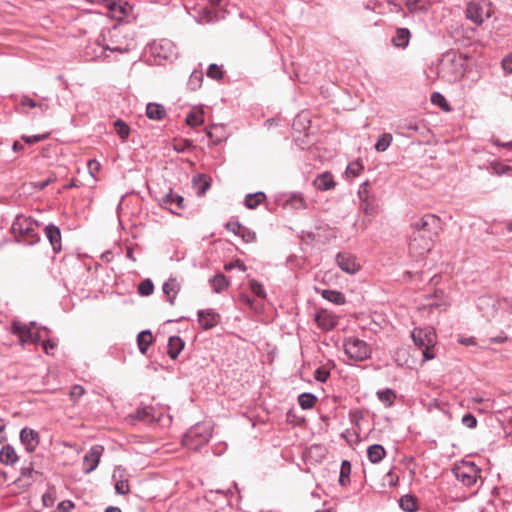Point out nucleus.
Here are the masks:
<instances>
[{"label":"nucleus","mask_w":512,"mask_h":512,"mask_svg":"<svg viewBox=\"0 0 512 512\" xmlns=\"http://www.w3.org/2000/svg\"><path fill=\"white\" fill-rule=\"evenodd\" d=\"M467 57L454 50L444 53L436 68L437 77L447 83H456L465 74Z\"/></svg>","instance_id":"f257e3e1"},{"label":"nucleus","mask_w":512,"mask_h":512,"mask_svg":"<svg viewBox=\"0 0 512 512\" xmlns=\"http://www.w3.org/2000/svg\"><path fill=\"white\" fill-rule=\"evenodd\" d=\"M122 34L118 27L104 28L97 37V45L100 48V53H90V49L86 52V59L101 60L105 58L106 51L123 53L127 51V47L120 43Z\"/></svg>","instance_id":"f03ea898"},{"label":"nucleus","mask_w":512,"mask_h":512,"mask_svg":"<svg viewBox=\"0 0 512 512\" xmlns=\"http://www.w3.org/2000/svg\"><path fill=\"white\" fill-rule=\"evenodd\" d=\"M412 340L416 346L423 350V360L428 361L435 358L434 346L437 337L432 327H416L411 333Z\"/></svg>","instance_id":"7ed1b4c3"},{"label":"nucleus","mask_w":512,"mask_h":512,"mask_svg":"<svg viewBox=\"0 0 512 512\" xmlns=\"http://www.w3.org/2000/svg\"><path fill=\"white\" fill-rule=\"evenodd\" d=\"M211 438V427L205 423H198L191 427L183 436V445L191 450H198L208 443Z\"/></svg>","instance_id":"20e7f679"},{"label":"nucleus","mask_w":512,"mask_h":512,"mask_svg":"<svg viewBox=\"0 0 512 512\" xmlns=\"http://www.w3.org/2000/svg\"><path fill=\"white\" fill-rule=\"evenodd\" d=\"M42 328L36 329V322L31 321L29 323H22L18 320H14L11 324V332L19 337L22 345L30 343H38L41 338ZM46 330V328H43Z\"/></svg>","instance_id":"39448f33"},{"label":"nucleus","mask_w":512,"mask_h":512,"mask_svg":"<svg viewBox=\"0 0 512 512\" xmlns=\"http://www.w3.org/2000/svg\"><path fill=\"white\" fill-rule=\"evenodd\" d=\"M411 227L413 234H420L422 236H429L430 239L438 234L440 228V219L433 214H426L421 218L415 219Z\"/></svg>","instance_id":"423d86ee"},{"label":"nucleus","mask_w":512,"mask_h":512,"mask_svg":"<svg viewBox=\"0 0 512 512\" xmlns=\"http://www.w3.org/2000/svg\"><path fill=\"white\" fill-rule=\"evenodd\" d=\"M346 355L355 361H364L370 357L371 350L368 344L356 337H349L344 341Z\"/></svg>","instance_id":"0eeeda50"},{"label":"nucleus","mask_w":512,"mask_h":512,"mask_svg":"<svg viewBox=\"0 0 512 512\" xmlns=\"http://www.w3.org/2000/svg\"><path fill=\"white\" fill-rule=\"evenodd\" d=\"M477 472V467L472 462H463L453 468L455 477L465 486H471L476 482Z\"/></svg>","instance_id":"6e6552de"},{"label":"nucleus","mask_w":512,"mask_h":512,"mask_svg":"<svg viewBox=\"0 0 512 512\" xmlns=\"http://www.w3.org/2000/svg\"><path fill=\"white\" fill-rule=\"evenodd\" d=\"M11 230L14 234L32 238L31 243L39 240L32 221L25 216H17L12 223Z\"/></svg>","instance_id":"1a4fd4ad"},{"label":"nucleus","mask_w":512,"mask_h":512,"mask_svg":"<svg viewBox=\"0 0 512 512\" xmlns=\"http://www.w3.org/2000/svg\"><path fill=\"white\" fill-rule=\"evenodd\" d=\"M433 240L429 236L411 233L409 242V252L415 257H421L432 248Z\"/></svg>","instance_id":"9d476101"},{"label":"nucleus","mask_w":512,"mask_h":512,"mask_svg":"<svg viewBox=\"0 0 512 512\" xmlns=\"http://www.w3.org/2000/svg\"><path fill=\"white\" fill-rule=\"evenodd\" d=\"M104 452L102 445H93L83 457V471L86 474L93 472L99 465Z\"/></svg>","instance_id":"9b49d317"},{"label":"nucleus","mask_w":512,"mask_h":512,"mask_svg":"<svg viewBox=\"0 0 512 512\" xmlns=\"http://www.w3.org/2000/svg\"><path fill=\"white\" fill-rule=\"evenodd\" d=\"M151 53L160 60H168L175 54V48L171 41L162 39L155 41L150 46Z\"/></svg>","instance_id":"f8f14e48"},{"label":"nucleus","mask_w":512,"mask_h":512,"mask_svg":"<svg viewBox=\"0 0 512 512\" xmlns=\"http://www.w3.org/2000/svg\"><path fill=\"white\" fill-rule=\"evenodd\" d=\"M490 12L480 2H470L466 9V17L476 25H481L484 21V17H489Z\"/></svg>","instance_id":"ddd939ff"},{"label":"nucleus","mask_w":512,"mask_h":512,"mask_svg":"<svg viewBox=\"0 0 512 512\" xmlns=\"http://www.w3.org/2000/svg\"><path fill=\"white\" fill-rule=\"evenodd\" d=\"M338 267L347 274H355L360 270V264L356 262L353 255L347 252H340L336 256Z\"/></svg>","instance_id":"4468645a"},{"label":"nucleus","mask_w":512,"mask_h":512,"mask_svg":"<svg viewBox=\"0 0 512 512\" xmlns=\"http://www.w3.org/2000/svg\"><path fill=\"white\" fill-rule=\"evenodd\" d=\"M315 321L319 328L329 331L338 324V317L326 309H321L316 313Z\"/></svg>","instance_id":"2eb2a0df"},{"label":"nucleus","mask_w":512,"mask_h":512,"mask_svg":"<svg viewBox=\"0 0 512 512\" xmlns=\"http://www.w3.org/2000/svg\"><path fill=\"white\" fill-rule=\"evenodd\" d=\"M198 322L204 330L214 328L220 322V315L213 309L199 310Z\"/></svg>","instance_id":"dca6fc26"},{"label":"nucleus","mask_w":512,"mask_h":512,"mask_svg":"<svg viewBox=\"0 0 512 512\" xmlns=\"http://www.w3.org/2000/svg\"><path fill=\"white\" fill-rule=\"evenodd\" d=\"M20 440L28 452H33L39 444V434L31 428L25 427L20 432Z\"/></svg>","instance_id":"f3484780"},{"label":"nucleus","mask_w":512,"mask_h":512,"mask_svg":"<svg viewBox=\"0 0 512 512\" xmlns=\"http://www.w3.org/2000/svg\"><path fill=\"white\" fill-rule=\"evenodd\" d=\"M45 235L49 240L50 244L55 253L59 252L62 248L61 246V231L59 227L53 224H49L45 227Z\"/></svg>","instance_id":"a211bd4d"},{"label":"nucleus","mask_w":512,"mask_h":512,"mask_svg":"<svg viewBox=\"0 0 512 512\" xmlns=\"http://www.w3.org/2000/svg\"><path fill=\"white\" fill-rule=\"evenodd\" d=\"M136 418L138 420L150 423V422L160 421L161 413L158 412L152 406H144V407L137 409Z\"/></svg>","instance_id":"6ab92c4d"},{"label":"nucleus","mask_w":512,"mask_h":512,"mask_svg":"<svg viewBox=\"0 0 512 512\" xmlns=\"http://www.w3.org/2000/svg\"><path fill=\"white\" fill-rule=\"evenodd\" d=\"M162 289L164 294L167 296L169 303L174 305L176 296L181 289L180 283L176 278L171 277L163 284Z\"/></svg>","instance_id":"aec40b11"},{"label":"nucleus","mask_w":512,"mask_h":512,"mask_svg":"<svg viewBox=\"0 0 512 512\" xmlns=\"http://www.w3.org/2000/svg\"><path fill=\"white\" fill-rule=\"evenodd\" d=\"M411 33L407 28H397L391 42L397 48H406L409 44Z\"/></svg>","instance_id":"412c9836"},{"label":"nucleus","mask_w":512,"mask_h":512,"mask_svg":"<svg viewBox=\"0 0 512 512\" xmlns=\"http://www.w3.org/2000/svg\"><path fill=\"white\" fill-rule=\"evenodd\" d=\"M19 457L13 446L6 444L0 450V462L4 465H13Z\"/></svg>","instance_id":"4be33fe9"},{"label":"nucleus","mask_w":512,"mask_h":512,"mask_svg":"<svg viewBox=\"0 0 512 512\" xmlns=\"http://www.w3.org/2000/svg\"><path fill=\"white\" fill-rule=\"evenodd\" d=\"M314 186L321 191H327L335 186L333 176L329 172L318 175L314 180Z\"/></svg>","instance_id":"5701e85b"},{"label":"nucleus","mask_w":512,"mask_h":512,"mask_svg":"<svg viewBox=\"0 0 512 512\" xmlns=\"http://www.w3.org/2000/svg\"><path fill=\"white\" fill-rule=\"evenodd\" d=\"M146 115L151 120H162L166 116V110L161 104L149 103L146 107Z\"/></svg>","instance_id":"b1692460"},{"label":"nucleus","mask_w":512,"mask_h":512,"mask_svg":"<svg viewBox=\"0 0 512 512\" xmlns=\"http://www.w3.org/2000/svg\"><path fill=\"white\" fill-rule=\"evenodd\" d=\"M184 347L183 340L178 336H171L168 340V355L172 359H176L179 353L182 351Z\"/></svg>","instance_id":"393cba45"},{"label":"nucleus","mask_w":512,"mask_h":512,"mask_svg":"<svg viewBox=\"0 0 512 512\" xmlns=\"http://www.w3.org/2000/svg\"><path fill=\"white\" fill-rule=\"evenodd\" d=\"M477 307L483 312L485 317L493 316L495 311V301L491 297H480L477 302Z\"/></svg>","instance_id":"a878e982"},{"label":"nucleus","mask_w":512,"mask_h":512,"mask_svg":"<svg viewBox=\"0 0 512 512\" xmlns=\"http://www.w3.org/2000/svg\"><path fill=\"white\" fill-rule=\"evenodd\" d=\"M153 341V336L150 330H143L137 335V345L139 351L145 354Z\"/></svg>","instance_id":"bb28decb"},{"label":"nucleus","mask_w":512,"mask_h":512,"mask_svg":"<svg viewBox=\"0 0 512 512\" xmlns=\"http://www.w3.org/2000/svg\"><path fill=\"white\" fill-rule=\"evenodd\" d=\"M386 455V451L382 445L373 444L367 449V456L371 463L380 462Z\"/></svg>","instance_id":"cd10ccee"},{"label":"nucleus","mask_w":512,"mask_h":512,"mask_svg":"<svg viewBox=\"0 0 512 512\" xmlns=\"http://www.w3.org/2000/svg\"><path fill=\"white\" fill-rule=\"evenodd\" d=\"M204 122V112L200 108H193L186 117V123L189 126H199Z\"/></svg>","instance_id":"c85d7f7f"},{"label":"nucleus","mask_w":512,"mask_h":512,"mask_svg":"<svg viewBox=\"0 0 512 512\" xmlns=\"http://www.w3.org/2000/svg\"><path fill=\"white\" fill-rule=\"evenodd\" d=\"M266 199V195L263 192H256L253 194H247L244 200V204L248 209H255Z\"/></svg>","instance_id":"c756f323"},{"label":"nucleus","mask_w":512,"mask_h":512,"mask_svg":"<svg viewBox=\"0 0 512 512\" xmlns=\"http://www.w3.org/2000/svg\"><path fill=\"white\" fill-rule=\"evenodd\" d=\"M399 505L406 512H416L418 510L417 499L412 495L402 496L399 500Z\"/></svg>","instance_id":"7c9ffc66"},{"label":"nucleus","mask_w":512,"mask_h":512,"mask_svg":"<svg viewBox=\"0 0 512 512\" xmlns=\"http://www.w3.org/2000/svg\"><path fill=\"white\" fill-rule=\"evenodd\" d=\"M322 297L337 305L345 303L344 295L336 290L325 289L322 291Z\"/></svg>","instance_id":"2f4dec72"},{"label":"nucleus","mask_w":512,"mask_h":512,"mask_svg":"<svg viewBox=\"0 0 512 512\" xmlns=\"http://www.w3.org/2000/svg\"><path fill=\"white\" fill-rule=\"evenodd\" d=\"M211 286L216 293H220L225 290L229 282L223 274H217L210 280Z\"/></svg>","instance_id":"473e14b6"},{"label":"nucleus","mask_w":512,"mask_h":512,"mask_svg":"<svg viewBox=\"0 0 512 512\" xmlns=\"http://www.w3.org/2000/svg\"><path fill=\"white\" fill-rule=\"evenodd\" d=\"M405 5L411 13L427 11V0H406Z\"/></svg>","instance_id":"72a5a7b5"},{"label":"nucleus","mask_w":512,"mask_h":512,"mask_svg":"<svg viewBox=\"0 0 512 512\" xmlns=\"http://www.w3.org/2000/svg\"><path fill=\"white\" fill-rule=\"evenodd\" d=\"M162 203L169 206L176 205L180 209L184 208V198L181 195L173 194L172 191L162 198Z\"/></svg>","instance_id":"f704fd0d"},{"label":"nucleus","mask_w":512,"mask_h":512,"mask_svg":"<svg viewBox=\"0 0 512 512\" xmlns=\"http://www.w3.org/2000/svg\"><path fill=\"white\" fill-rule=\"evenodd\" d=\"M351 464L348 460H343L341 463L339 484L341 486H347L350 482Z\"/></svg>","instance_id":"c9c22d12"},{"label":"nucleus","mask_w":512,"mask_h":512,"mask_svg":"<svg viewBox=\"0 0 512 512\" xmlns=\"http://www.w3.org/2000/svg\"><path fill=\"white\" fill-rule=\"evenodd\" d=\"M203 72L202 71H199V70H194L190 77H189V80L187 82V85H188V88L192 91H195L197 90L198 88L201 87V84H202V81H203Z\"/></svg>","instance_id":"e433bc0d"},{"label":"nucleus","mask_w":512,"mask_h":512,"mask_svg":"<svg viewBox=\"0 0 512 512\" xmlns=\"http://www.w3.org/2000/svg\"><path fill=\"white\" fill-rule=\"evenodd\" d=\"M317 401L312 393H302L298 396V403L302 409H311Z\"/></svg>","instance_id":"4c0bfd02"},{"label":"nucleus","mask_w":512,"mask_h":512,"mask_svg":"<svg viewBox=\"0 0 512 512\" xmlns=\"http://www.w3.org/2000/svg\"><path fill=\"white\" fill-rule=\"evenodd\" d=\"M392 142V135L389 133H384L381 136H379L376 144L375 149L378 152H384L388 149Z\"/></svg>","instance_id":"58836bf2"},{"label":"nucleus","mask_w":512,"mask_h":512,"mask_svg":"<svg viewBox=\"0 0 512 512\" xmlns=\"http://www.w3.org/2000/svg\"><path fill=\"white\" fill-rule=\"evenodd\" d=\"M114 128L117 133V135L122 139L126 140L130 134V128L129 126L122 121L121 119H117L114 122Z\"/></svg>","instance_id":"ea45409f"},{"label":"nucleus","mask_w":512,"mask_h":512,"mask_svg":"<svg viewBox=\"0 0 512 512\" xmlns=\"http://www.w3.org/2000/svg\"><path fill=\"white\" fill-rule=\"evenodd\" d=\"M378 399L386 406H391L396 398L395 392L391 389H386L377 392Z\"/></svg>","instance_id":"a19ab883"},{"label":"nucleus","mask_w":512,"mask_h":512,"mask_svg":"<svg viewBox=\"0 0 512 512\" xmlns=\"http://www.w3.org/2000/svg\"><path fill=\"white\" fill-rule=\"evenodd\" d=\"M154 291V285L150 279H145L138 285V293L141 296H149Z\"/></svg>","instance_id":"79ce46f5"},{"label":"nucleus","mask_w":512,"mask_h":512,"mask_svg":"<svg viewBox=\"0 0 512 512\" xmlns=\"http://www.w3.org/2000/svg\"><path fill=\"white\" fill-rule=\"evenodd\" d=\"M491 170H492L493 174L499 175V176L503 175V174H512L511 166H508V165H505V164H502L499 162L492 163Z\"/></svg>","instance_id":"37998d69"},{"label":"nucleus","mask_w":512,"mask_h":512,"mask_svg":"<svg viewBox=\"0 0 512 512\" xmlns=\"http://www.w3.org/2000/svg\"><path fill=\"white\" fill-rule=\"evenodd\" d=\"M207 76L214 80H220L223 77V71L217 64H210L207 69Z\"/></svg>","instance_id":"c03bdc74"},{"label":"nucleus","mask_w":512,"mask_h":512,"mask_svg":"<svg viewBox=\"0 0 512 512\" xmlns=\"http://www.w3.org/2000/svg\"><path fill=\"white\" fill-rule=\"evenodd\" d=\"M115 491L117 494L126 495L129 493L130 488L127 479H116Z\"/></svg>","instance_id":"a18cd8bd"},{"label":"nucleus","mask_w":512,"mask_h":512,"mask_svg":"<svg viewBox=\"0 0 512 512\" xmlns=\"http://www.w3.org/2000/svg\"><path fill=\"white\" fill-rule=\"evenodd\" d=\"M249 286H250V289L251 291L258 297L260 298H265L266 297V292L264 290V287L263 285L256 281V280H251L249 282Z\"/></svg>","instance_id":"49530a36"},{"label":"nucleus","mask_w":512,"mask_h":512,"mask_svg":"<svg viewBox=\"0 0 512 512\" xmlns=\"http://www.w3.org/2000/svg\"><path fill=\"white\" fill-rule=\"evenodd\" d=\"M238 236H240L246 243H251L256 239L255 232L251 231L245 226L241 227L239 230Z\"/></svg>","instance_id":"de8ad7c7"},{"label":"nucleus","mask_w":512,"mask_h":512,"mask_svg":"<svg viewBox=\"0 0 512 512\" xmlns=\"http://www.w3.org/2000/svg\"><path fill=\"white\" fill-rule=\"evenodd\" d=\"M36 473L32 467H23L21 469V475L18 478V481H26L27 484H30L33 480V474Z\"/></svg>","instance_id":"09e8293b"},{"label":"nucleus","mask_w":512,"mask_h":512,"mask_svg":"<svg viewBox=\"0 0 512 512\" xmlns=\"http://www.w3.org/2000/svg\"><path fill=\"white\" fill-rule=\"evenodd\" d=\"M85 394V389L81 385H74L69 393L70 399L77 402Z\"/></svg>","instance_id":"8fccbe9b"},{"label":"nucleus","mask_w":512,"mask_h":512,"mask_svg":"<svg viewBox=\"0 0 512 512\" xmlns=\"http://www.w3.org/2000/svg\"><path fill=\"white\" fill-rule=\"evenodd\" d=\"M288 204L295 209H302L306 207L305 200L300 195H293L288 200Z\"/></svg>","instance_id":"3c124183"},{"label":"nucleus","mask_w":512,"mask_h":512,"mask_svg":"<svg viewBox=\"0 0 512 512\" xmlns=\"http://www.w3.org/2000/svg\"><path fill=\"white\" fill-rule=\"evenodd\" d=\"M195 184L196 183H200V187L198 189V195L199 196H202L205 194V192L209 189L210 187V182L206 179L205 175H199L198 176V180H194Z\"/></svg>","instance_id":"603ef678"},{"label":"nucleus","mask_w":512,"mask_h":512,"mask_svg":"<svg viewBox=\"0 0 512 512\" xmlns=\"http://www.w3.org/2000/svg\"><path fill=\"white\" fill-rule=\"evenodd\" d=\"M462 424L467 427V428H470V429H473L477 426V419L475 418L474 415L468 413V414H465L463 417H462V420H461Z\"/></svg>","instance_id":"864d4df0"},{"label":"nucleus","mask_w":512,"mask_h":512,"mask_svg":"<svg viewBox=\"0 0 512 512\" xmlns=\"http://www.w3.org/2000/svg\"><path fill=\"white\" fill-rule=\"evenodd\" d=\"M329 376H330V372L324 366L319 367L315 371V379L319 382H326V380L329 378Z\"/></svg>","instance_id":"5fc2aeb1"},{"label":"nucleus","mask_w":512,"mask_h":512,"mask_svg":"<svg viewBox=\"0 0 512 512\" xmlns=\"http://www.w3.org/2000/svg\"><path fill=\"white\" fill-rule=\"evenodd\" d=\"M363 170V166L358 162H352L348 165L346 169V173L356 177L358 176L361 171Z\"/></svg>","instance_id":"6e6d98bb"},{"label":"nucleus","mask_w":512,"mask_h":512,"mask_svg":"<svg viewBox=\"0 0 512 512\" xmlns=\"http://www.w3.org/2000/svg\"><path fill=\"white\" fill-rule=\"evenodd\" d=\"M431 101L434 103V104H438L442 107H445L447 110H449V107H448V104H447V101L446 99L444 98L443 95H441L439 92H434L432 95H431Z\"/></svg>","instance_id":"4d7b16f0"},{"label":"nucleus","mask_w":512,"mask_h":512,"mask_svg":"<svg viewBox=\"0 0 512 512\" xmlns=\"http://www.w3.org/2000/svg\"><path fill=\"white\" fill-rule=\"evenodd\" d=\"M399 128L402 130H408L417 132L419 130V126L415 121L411 120H404L400 125Z\"/></svg>","instance_id":"13d9d810"},{"label":"nucleus","mask_w":512,"mask_h":512,"mask_svg":"<svg viewBox=\"0 0 512 512\" xmlns=\"http://www.w3.org/2000/svg\"><path fill=\"white\" fill-rule=\"evenodd\" d=\"M87 167L90 175L93 178H96V173L100 170L101 167L100 163L95 159H91L88 161Z\"/></svg>","instance_id":"bf43d9fd"},{"label":"nucleus","mask_w":512,"mask_h":512,"mask_svg":"<svg viewBox=\"0 0 512 512\" xmlns=\"http://www.w3.org/2000/svg\"><path fill=\"white\" fill-rule=\"evenodd\" d=\"M215 494H220V495H223L224 497H227L229 494H232V489L231 488H228L226 490H223V489H217V490H210L207 495H206V498L211 501L213 499V496Z\"/></svg>","instance_id":"052dcab7"},{"label":"nucleus","mask_w":512,"mask_h":512,"mask_svg":"<svg viewBox=\"0 0 512 512\" xmlns=\"http://www.w3.org/2000/svg\"><path fill=\"white\" fill-rule=\"evenodd\" d=\"M36 103H37L36 100H34V99H32V98H30L29 96H26V95L22 96L21 99H20V106L23 107V108L24 107H30V108H34L35 109L36 106H37Z\"/></svg>","instance_id":"680f3d73"},{"label":"nucleus","mask_w":512,"mask_h":512,"mask_svg":"<svg viewBox=\"0 0 512 512\" xmlns=\"http://www.w3.org/2000/svg\"><path fill=\"white\" fill-rule=\"evenodd\" d=\"M46 138V135L22 136V140L27 144L38 143Z\"/></svg>","instance_id":"e2e57ef3"},{"label":"nucleus","mask_w":512,"mask_h":512,"mask_svg":"<svg viewBox=\"0 0 512 512\" xmlns=\"http://www.w3.org/2000/svg\"><path fill=\"white\" fill-rule=\"evenodd\" d=\"M243 225L239 223L238 221H229L225 227L228 231L233 232L234 234L238 235L239 230H241V227Z\"/></svg>","instance_id":"0e129e2a"},{"label":"nucleus","mask_w":512,"mask_h":512,"mask_svg":"<svg viewBox=\"0 0 512 512\" xmlns=\"http://www.w3.org/2000/svg\"><path fill=\"white\" fill-rule=\"evenodd\" d=\"M73 508L74 503L69 500L60 502L57 507L59 512H70Z\"/></svg>","instance_id":"69168bd1"},{"label":"nucleus","mask_w":512,"mask_h":512,"mask_svg":"<svg viewBox=\"0 0 512 512\" xmlns=\"http://www.w3.org/2000/svg\"><path fill=\"white\" fill-rule=\"evenodd\" d=\"M502 67L506 72L512 73V53L503 58Z\"/></svg>","instance_id":"338daca9"},{"label":"nucleus","mask_w":512,"mask_h":512,"mask_svg":"<svg viewBox=\"0 0 512 512\" xmlns=\"http://www.w3.org/2000/svg\"><path fill=\"white\" fill-rule=\"evenodd\" d=\"M236 267H239L242 271L246 270V266L242 262H240L239 260H237L235 262H231V263L225 264L224 269L227 270V271H230V270H232L233 268H236Z\"/></svg>","instance_id":"774afa93"}]
</instances>
